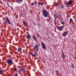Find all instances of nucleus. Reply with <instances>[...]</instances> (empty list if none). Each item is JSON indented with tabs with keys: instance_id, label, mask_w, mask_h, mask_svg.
<instances>
[{
	"instance_id": "obj_29",
	"label": "nucleus",
	"mask_w": 76,
	"mask_h": 76,
	"mask_svg": "<svg viewBox=\"0 0 76 76\" xmlns=\"http://www.w3.org/2000/svg\"><path fill=\"white\" fill-rule=\"evenodd\" d=\"M72 67H73L74 66H73V63H72Z\"/></svg>"
},
{
	"instance_id": "obj_6",
	"label": "nucleus",
	"mask_w": 76,
	"mask_h": 76,
	"mask_svg": "<svg viewBox=\"0 0 76 76\" xmlns=\"http://www.w3.org/2000/svg\"><path fill=\"white\" fill-rule=\"evenodd\" d=\"M67 31H65L62 33V36H63V37H66L67 35Z\"/></svg>"
},
{
	"instance_id": "obj_16",
	"label": "nucleus",
	"mask_w": 76,
	"mask_h": 76,
	"mask_svg": "<svg viewBox=\"0 0 76 76\" xmlns=\"http://www.w3.org/2000/svg\"><path fill=\"white\" fill-rule=\"evenodd\" d=\"M69 21H70V22H72V23H73V19H72V18H70L69 19Z\"/></svg>"
},
{
	"instance_id": "obj_23",
	"label": "nucleus",
	"mask_w": 76,
	"mask_h": 76,
	"mask_svg": "<svg viewBox=\"0 0 76 76\" xmlns=\"http://www.w3.org/2000/svg\"><path fill=\"white\" fill-rule=\"evenodd\" d=\"M29 54H30V55H31V56H32L33 54L31 53H30Z\"/></svg>"
},
{
	"instance_id": "obj_20",
	"label": "nucleus",
	"mask_w": 76,
	"mask_h": 76,
	"mask_svg": "<svg viewBox=\"0 0 76 76\" xmlns=\"http://www.w3.org/2000/svg\"><path fill=\"white\" fill-rule=\"evenodd\" d=\"M1 73H2V71L0 70V75H1Z\"/></svg>"
},
{
	"instance_id": "obj_2",
	"label": "nucleus",
	"mask_w": 76,
	"mask_h": 76,
	"mask_svg": "<svg viewBox=\"0 0 76 76\" xmlns=\"http://www.w3.org/2000/svg\"><path fill=\"white\" fill-rule=\"evenodd\" d=\"M42 13L44 16V17H45V18H46V17H47V16H48V14L47 13V11L46 10H43L42 11Z\"/></svg>"
},
{
	"instance_id": "obj_22",
	"label": "nucleus",
	"mask_w": 76,
	"mask_h": 76,
	"mask_svg": "<svg viewBox=\"0 0 76 76\" xmlns=\"http://www.w3.org/2000/svg\"><path fill=\"white\" fill-rule=\"evenodd\" d=\"M23 23L24 25H26V23L24 21H23Z\"/></svg>"
},
{
	"instance_id": "obj_35",
	"label": "nucleus",
	"mask_w": 76,
	"mask_h": 76,
	"mask_svg": "<svg viewBox=\"0 0 76 76\" xmlns=\"http://www.w3.org/2000/svg\"><path fill=\"white\" fill-rule=\"evenodd\" d=\"M41 76H43V75H41Z\"/></svg>"
},
{
	"instance_id": "obj_13",
	"label": "nucleus",
	"mask_w": 76,
	"mask_h": 76,
	"mask_svg": "<svg viewBox=\"0 0 76 76\" xmlns=\"http://www.w3.org/2000/svg\"><path fill=\"white\" fill-rule=\"evenodd\" d=\"M33 38L34 41H36V40H37V39H36V38L34 35H33Z\"/></svg>"
},
{
	"instance_id": "obj_12",
	"label": "nucleus",
	"mask_w": 76,
	"mask_h": 76,
	"mask_svg": "<svg viewBox=\"0 0 76 76\" xmlns=\"http://www.w3.org/2000/svg\"><path fill=\"white\" fill-rule=\"evenodd\" d=\"M20 69L22 72H24V71L25 70V68H21Z\"/></svg>"
},
{
	"instance_id": "obj_14",
	"label": "nucleus",
	"mask_w": 76,
	"mask_h": 76,
	"mask_svg": "<svg viewBox=\"0 0 76 76\" xmlns=\"http://www.w3.org/2000/svg\"><path fill=\"white\" fill-rule=\"evenodd\" d=\"M18 51L19 52H20L22 51V49L20 48H18Z\"/></svg>"
},
{
	"instance_id": "obj_32",
	"label": "nucleus",
	"mask_w": 76,
	"mask_h": 76,
	"mask_svg": "<svg viewBox=\"0 0 76 76\" xmlns=\"http://www.w3.org/2000/svg\"><path fill=\"white\" fill-rule=\"evenodd\" d=\"M73 69H75V67H74V66L72 67Z\"/></svg>"
},
{
	"instance_id": "obj_21",
	"label": "nucleus",
	"mask_w": 76,
	"mask_h": 76,
	"mask_svg": "<svg viewBox=\"0 0 76 76\" xmlns=\"http://www.w3.org/2000/svg\"><path fill=\"white\" fill-rule=\"evenodd\" d=\"M34 5V3L33 2L31 3V5L32 6H33Z\"/></svg>"
},
{
	"instance_id": "obj_11",
	"label": "nucleus",
	"mask_w": 76,
	"mask_h": 76,
	"mask_svg": "<svg viewBox=\"0 0 76 76\" xmlns=\"http://www.w3.org/2000/svg\"><path fill=\"white\" fill-rule=\"evenodd\" d=\"M23 0H18L17 1V3H21L22 2Z\"/></svg>"
},
{
	"instance_id": "obj_17",
	"label": "nucleus",
	"mask_w": 76,
	"mask_h": 76,
	"mask_svg": "<svg viewBox=\"0 0 76 76\" xmlns=\"http://www.w3.org/2000/svg\"><path fill=\"white\" fill-rule=\"evenodd\" d=\"M39 5H41V6H43V4H42V2H39L38 3Z\"/></svg>"
},
{
	"instance_id": "obj_15",
	"label": "nucleus",
	"mask_w": 76,
	"mask_h": 76,
	"mask_svg": "<svg viewBox=\"0 0 76 76\" xmlns=\"http://www.w3.org/2000/svg\"><path fill=\"white\" fill-rule=\"evenodd\" d=\"M54 23L55 25H56L57 23L56 22V18H55L54 21Z\"/></svg>"
},
{
	"instance_id": "obj_19",
	"label": "nucleus",
	"mask_w": 76,
	"mask_h": 76,
	"mask_svg": "<svg viewBox=\"0 0 76 76\" xmlns=\"http://www.w3.org/2000/svg\"><path fill=\"white\" fill-rule=\"evenodd\" d=\"M61 23L62 25H64V23L63 21H61Z\"/></svg>"
},
{
	"instance_id": "obj_7",
	"label": "nucleus",
	"mask_w": 76,
	"mask_h": 76,
	"mask_svg": "<svg viewBox=\"0 0 76 76\" xmlns=\"http://www.w3.org/2000/svg\"><path fill=\"white\" fill-rule=\"evenodd\" d=\"M61 56L62 58L63 59H64V58H65V57H66V56L64 55V53L62 52L61 55Z\"/></svg>"
},
{
	"instance_id": "obj_9",
	"label": "nucleus",
	"mask_w": 76,
	"mask_h": 76,
	"mask_svg": "<svg viewBox=\"0 0 76 76\" xmlns=\"http://www.w3.org/2000/svg\"><path fill=\"white\" fill-rule=\"evenodd\" d=\"M6 20L7 21L8 24H9V25H10V21L9 20V18H7L6 19Z\"/></svg>"
},
{
	"instance_id": "obj_8",
	"label": "nucleus",
	"mask_w": 76,
	"mask_h": 76,
	"mask_svg": "<svg viewBox=\"0 0 76 76\" xmlns=\"http://www.w3.org/2000/svg\"><path fill=\"white\" fill-rule=\"evenodd\" d=\"M42 46V48L43 49H45V44H44L43 43H41Z\"/></svg>"
},
{
	"instance_id": "obj_25",
	"label": "nucleus",
	"mask_w": 76,
	"mask_h": 76,
	"mask_svg": "<svg viewBox=\"0 0 76 76\" xmlns=\"http://www.w3.org/2000/svg\"><path fill=\"white\" fill-rule=\"evenodd\" d=\"M61 8H62V9H63V8H64V7H63V5H61Z\"/></svg>"
},
{
	"instance_id": "obj_10",
	"label": "nucleus",
	"mask_w": 76,
	"mask_h": 76,
	"mask_svg": "<svg viewBox=\"0 0 76 76\" xmlns=\"http://www.w3.org/2000/svg\"><path fill=\"white\" fill-rule=\"evenodd\" d=\"M27 36L28 38V40H31V36L29 34H27Z\"/></svg>"
},
{
	"instance_id": "obj_30",
	"label": "nucleus",
	"mask_w": 76,
	"mask_h": 76,
	"mask_svg": "<svg viewBox=\"0 0 76 76\" xmlns=\"http://www.w3.org/2000/svg\"><path fill=\"white\" fill-rule=\"evenodd\" d=\"M3 1H7V0H2Z\"/></svg>"
},
{
	"instance_id": "obj_3",
	"label": "nucleus",
	"mask_w": 76,
	"mask_h": 76,
	"mask_svg": "<svg viewBox=\"0 0 76 76\" xmlns=\"http://www.w3.org/2000/svg\"><path fill=\"white\" fill-rule=\"evenodd\" d=\"M72 3H73V1H69L65 3V4H66V7H69V6H70L72 4Z\"/></svg>"
},
{
	"instance_id": "obj_33",
	"label": "nucleus",
	"mask_w": 76,
	"mask_h": 76,
	"mask_svg": "<svg viewBox=\"0 0 76 76\" xmlns=\"http://www.w3.org/2000/svg\"><path fill=\"white\" fill-rule=\"evenodd\" d=\"M37 25H39V24H37Z\"/></svg>"
},
{
	"instance_id": "obj_24",
	"label": "nucleus",
	"mask_w": 76,
	"mask_h": 76,
	"mask_svg": "<svg viewBox=\"0 0 76 76\" xmlns=\"http://www.w3.org/2000/svg\"><path fill=\"white\" fill-rule=\"evenodd\" d=\"M14 70L15 72H16V71L17 70V69H16V68H15L14 69Z\"/></svg>"
},
{
	"instance_id": "obj_1",
	"label": "nucleus",
	"mask_w": 76,
	"mask_h": 76,
	"mask_svg": "<svg viewBox=\"0 0 76 76\" xmlns=\"http://www.w3.org/2000/svg\"><path fill=\"white\" fill-rule=\"evenodd\" d=\"M34 52L35 54H36L38 56V54L37 53V52L38 51V44H36L34 45Z\"/></svg>"
},
{
	"instance_id": "obj_4",
	"label": "nucleus",
	"mask_w": 76,
	"mask_h": 76,
	"mask_svg": "<svg viewBox=\"0 0 76 76\" xmlns=\"http://www.w3.org/2000/svg\"><path fill=\"white\" fill-rule=\"evenodd\" d=\"M64 28V26H58L57 27V29L59 31H62Z\"/></svg>"
},
{
	"instance_id": "obj_34",
	"label": "nucleus",
	"mask_w": 76,
	"mask_h": 76,
	"mask_svg": "<svg viewBox=\"0 0 76 76\" xmlns=\"http://www.w3.org/2000/svg\"><path fill=\"white\" fill-rule=\"evenodd\" d=\"M22 76H24V75H22Z\"/></svg>"
},
{
	"instance_id": "obj_27",
	"label": "nucleus",
	"mask_w": 76,
	"mask_h": 76,
	"mask_svg": "<svg viewBox=\"0 0 76 76\" xmlns=\"http://www.w3.org/2000/svg\"><path fill=\"white\" fill-rule=\"evenodd\" d=\"M15 76H18V74H16Z\"/></svg>"
},
{
	"instance_id": "obj_18",
	"label": "nucleus",
	"mask_w": 76,
	"mask_h": 76,
	"mask_svg": "<svg viewBox=\"0 0 76 76\" xmlns=\"http://www.w3.org/2000/svg\"><path fill=\"white\" fill-rule=\"evenodd\" d=\"M32 56H33V57H36V55L35 54H33V55H32Z\"/></svg>"
},
{
	"instance_id": "obj_26",
	"label": "nucleus",
	"mask_w": 76,
	"mask_h": 76,
	"mask_svg": "<svg viewBox=\"0 0 76 76\" xmlns=\"http://www.w3.org/2000/svg\"><path fill=\"white\" fill-rule=\"evenodd\" d=\"M56 6H58V3H56Z\"/></svg>"
},
{
	"instance_id": "obj_28",
	"label": "nucleus",
	"mask_w": 76,
	"mask_h": 76,
	"mask_svg": "<svg viewBox=\"0 0 76 76\" xmlns=\"http://www.w3.org/2000/svg\"><path fill=\"white\" fill-rule=\"evenodd\" d=\"M72 67H73L74 66H73V63H72Z\"/></svg>"
},
{
	"instance_id": "obj_5",
	"label": "nucleus",
	"mask_w": 76,
	"mask_h": 76,
	"mask_svg": "<svg viewBox=\"0 0 76 76\" xmlns=\"http://www.w3.org/2000/svg\"><path fill=\"white\" fill-rule=\"evenodd\" d=\"M7 62L8 64H13V61H12V60H8Z\"/></svg>"
},
{
	"instance_id": "obj_31",
	"label": "nucleus",
	"mask_w": 76,
	"mask_h": 76,
	"mask_svg": "<svg viewBox=\"0 0 76 76\" xmlns=\"http://www.w3.org/2000/svg\"><path fill=\"white\" fill-rule=\"evenodd\" d=\"M11 8L12 10H13V9L12 7H11Z\"/></svg>"
}]
</instances>
